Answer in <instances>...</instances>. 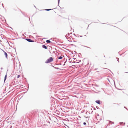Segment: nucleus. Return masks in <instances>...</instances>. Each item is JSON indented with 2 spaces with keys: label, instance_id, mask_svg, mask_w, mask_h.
<instances>
[{
  "label": "nucleus",
  "instance_id": "25",
  "mask_svg": "<svg viewBox=\"0 0 128 128\" xmlns=\"http://www.w3.org/2000/svg\"><path fill=\"white\" fill-rule=\"evenodd\" d=\"M22 13V14H24V13Z\"/></svg>",
  "mask_w": 128,
  "mask_h": 128
},
{
  "label": "nucleus",
  "instance_id": "24",
  "mask_svg": "<svg viewBox=\"0 0 128 128\" xmlns=\"http://www.w3.org/2000/svg\"><path fill=\"white\" fill-rule=\"evenodd\" d=\"M1 16L0 15V18H1L0 17Z\"/></svg>",
  "mask_w": 128,
  "mask_h": 128
},
{
  "label": "nucleus",
  "instance_id": "16",
  "mask_svg": "<svg viewBox=\"0 0 128 128\" xmlns=\"http://www.w3.org/2000/svg\"><path fill=\"white\" fill-rule=\"evenodd\" d=\"M68 36H69L70 35V33H68Z\"/></svg>",
  "mask_w": 128,
  "mask_h": 128
},
{
  "label": "nucleus",
  "instance_id": "29",
  "mask_svg": "<svg viewBox=\"0 0 128 128\" xmlns=\"http://www.w3.org/2000/svg\"><path fill=\"white\" fill-rule=\"evenodd\" d=\"M2 69V68H1V69Z\"/></svg>",
  "mask_w": 128,
  "mask_h": 128
},
{
  "label": "nucleus",
  "instance_id": "1",
  "mask_svg": "<svg viewBox=\"0 0 128 128\" xmlns=\"http://www.w3.org/2000/svg\"><path fill=\"white\" fill-rule=\"evenodd\" d=\"M53 58L52 57L50 58L45 62V63H48L52 62L53 60Z\"/></svg>",
  "mask_w": 128,
  "mask_h": 128
},
{
  "label": "nucleus",
  "instance_id": "4",
  "mask_svg": "<svg viewBox=\"0 0 128 128\" xmlns=\"http://www.w3.org/2000/svg\"><path fill=\"white\" fill-rule=\"evenodd\" d=\"M42 47L43 48H44L45 49H46L47 48L46 46L44 45H43L42 46Z\"/></svg>",
  "mask_w": 128,
  "mask_h": 128
},
{
  "label": "nucleus",
  "instance_id": "3",
  "mask_svg": "<svg viewBox=\"0 0 128 128\" xmlns=\"http://www.w3.org/2000/svg\"><path fill=\"white\" fill-rule=\"evenodd\" d=\"M96 102L97 104H100V100H97L95 101Z\"/></svg>",
  "mask_w": 128,
  "mask_h": 128
},
{
  "label": "nucleus",
  "instance_id": "37",
  "mask_svg": "<svg viewBox=\"0 0 128 128\" xmlns=\"http://www.w3.org/2000/svg\"><path fill=\"white\" fill-rule=\"evenodd\" d=\"M128 72H126V73H128Z\"/></svg>",
  "mask_w": 128,
  "mask_h": 128
},
{
  "label": "nucleus",
  "instance_id": "21",
  "mask_svg": "<svg viewBox=\"0 0 128 128\" xmlns=\"http://www.w3.org/2000/svg\"><path fill=\"white\" fill-rule=\"evenodd\" d=\"M124 108L126 109H127V108L126 107H124Z\"/></svg>",
  "mask_w": 128,
  "mask_h": 128
},
{
  "label": "nucleus",
  "instance_id": "13",
  "mask_svg": "<svg viewBox=\"0 0 128 128\" xmlns=\"http://www.w3.org/2000/svg\"><path fill=\"white\" fill-rule=\"evenodd\" d=\"M20 75H18L17 76V78H19L20 77Z\"/></svg>",
  "mask_w": 128,
  "mask_h": 128
},
{
  "label": "nucleus",
  "instance_id": "6",
  "mask_svg": "<svg viewBox=\"0 0 128 128\" xmlns=\"http://www.w3.org/2000/svg\"><path fill=\"white\" fill-rule=\"evenodd\" d=\"M57 58L59 60H61L62 58V56H58Z\"/></svg>",
  "mask_w": 128,
  "mask_h": 128
},
{
  "label": "nucleus",
  "instance_id": "20",
  "mask_svg": "<svg viewBox=\"0 0 128 128\" xmlns=\"http://www.w3.org/2000/svg\"><path fill=\"white\" fill-rule=\"evenodd\" d=\"M112 122L110 121H109V122L110 123V122Z\"/></svg>",
  "mask_w": 128,
  "mask_h": 128
},
{
  "label": "nucleus",
  "instance_id": "28",
  "mask_svg": "<svg viewBox=\"0 0 128 128\" xmlns=\"http://www.w3.org/2000/svg\"><path fill=\"white\" fill-rule=\"evenodd\" d=\"M94 110H96V109H95V108H94Z\"/></svg>",
  "mask_w": 128,
  "mask_h": 128
},
{
  "label": "nucleus",
  "instance_id": "5",
  "mask_svg": "<svg viewBox=\"0 0 128 128\" xmlns=\"http://www.w3.org/2000/svg\"><path fill=\"white\" fill-rule=\"evenodd\" d=\"M4 54L6 57L7 59H8V54L6 52H4Z\"/></svg>",
  "mask_w": 128,
  "mask_h": 128
},
{
  "label": "nucleus",
  "instance_id": "7",
  "mask_svg": "<svg viewBox=\"0 0 128 128\" xmlns=\"http://www.w3.org/2000/svg\"><path fill=\"white\" fill-rule=\"evenodd\" d=\"M6 78H7V75H6V74L4 77V82H5L6 80Z\"/></svg>",
  "mask_w": 128,
  "mask_h": 128
},
{
  "label": "nucleus",
  "instance_id": "34",
  "mask_svg": "<svg viewBox=\"0 0 128 128\" xmlns=\"http://www.w3.org/2000/svg\"><path fill=\"white\" fill-rule=\"evenodd\" d=\"M97 70V69H95V70Z\"/></svg>",
  "mask_w": 128,
  "mask_h": 128
},
{
  "label": "nucleus",
  "instance_id": "17",
  "mask_svg": "<svg viewBox=\"0 0 128 128\" xmlns=\"http://www.w3.org/2000/svg\"><path fill=\"white\" fill-rule=\"evenodd\" d=\"M96 108L98 109H99V108L98 106H96Z\"/></svg>",
  "mask_w": 128,
  "mask_h": 128
},
{
  "label": "nucleus",
  "instance_id": "36",
  "mask_svg": "<svg viewBox=\"0 0 128 128\" xmlns=\"http://www.w3.org/2000/svg\"><path fill=\"white\" fill-rule=\"evenodd\" d=\"M98 116H99V115L98 114Z\"/></svg>",
  "mask_w": 128,
  "mask_h": 128
},
{
  "label": "nucleus",
  "instance_id": "11",
  "mask_svg": "<svg viewBox=\"0 0 128 128\" xmlns=\"http://www.w3.org/2000/svg\"><path fill=\"white\" fill-rule=\"evenodd\" d=\"M60 2V0H58V5L59 6V4Z\"/></svg>",
  "mask_w": 128,
  "mask_h": 128
},
{
  "label": "nucleus",
  "instance_id": "27",
  "mask_svg": "<svg viewBox=\"0 0 128 128\" xmlns=\"http://www.w3.org/2000/svg\"><path fill=\"white\" fill-rule=\"evenodd\" d=\"M74 60H75V59H76V58H74Z\"/></svg>",
  "mask_w": 128,
  "mask_h": 128
},
{
  "label": "nucleus",
  "instance_id": "23",
  "mask_svg": "<svg viewBox=\"0 0 128 128\" xmlns=\"http://www.w3.org/2000/svg\"><path fill=\"white\" fill-rule=\"evenodd\" d=\"M3 51L4 53V52H5V51L4 50H3Z\"/></svg>",
  "mask_w": 128,
  "mask_h": 128
},
{
  "label": "nucleus",
  "instance_id": "30",
  "mask_svg": "<svg viewBox=\"0 0 128 128\" xmlns=\"http://www.w3.org/2000/svg\"><path fill=\"white\" fill-rule=\"evenodd\" d=\"M97 72H99V71H97Z\"/></svg>",
  "mask_w": 128,
  "mask_h": 128
},
{
  "label": "nucleus",
  "instance_id": "22",
  "mask_svg": "<svg viewBox=\"0 0 128 128\" xmlns=\"http://www.w3.org/2000/svg\"><path fill=\"white\" fill-rule=\"evenodd\" d=\"M112 124H114V122H112Z\"/></svg>",
  "mask_w": 128,
  "mask_h": 128
},
{
  "label": "nucleus",
  "instance_id": "2",
  "mask_svg": "<svg viewBox=\"0 0 128 128\" xmlns=\"http://www.w3.org/2000/svg\"><path fill=\"white\" fill-rule=\"evenodd\" d=\"M26 40L27 41H28V42H34V41L30 39L29 38H27L26 39Z\"/></svg>",
  "mask_w": 128,
  "mask_h": 128
},
{
  "label": "nucleus",
  "instance_id": "32",
  "mask_svg": "<svg viewBox=\"0 0 128 128\" xmlns=\"http://www.w3.org/2000/svg\"><path fill=\"white\" fill-rule=\"evenodd\" d=\"M73 41L74 42H76V41Z\"/></svg>",
  "mask_w": 128,
  "mask_h": 128
},
{
  "label": "nucleus",
  "instance_id": "9",
  "mask_svg": "<svg viewBox=\"0 0 128 128\" xmlns=\"http://www.w3.org/2000/svg\"><path fill=\"white\" fill-rule=\"evenodd\" d=\"M53 10V9H46L45 10L46 11H49L51 10Z\"/></svg>",
  "mask_w": 128,
  "mask_h": 128
},
{
  "label": "nucleus",
  "instance_id": "26",
  "mask_svg": "<svg viewBox=\"0 0 128 128\" xmlns=\"http://www.w3.org/2000/svg\"><path fill=\"white\" fill-rule=\"evenodd\" d=\"M124 125L125 124V123H124Z\"/></svg>",
  "mask_w": 128,
  "mask_h": 128
},
{
  "label": "nucleus",
  "instance_id": "31",
  "mask_svg": "<svg viewBox=\"0 0 128 128\" xmlns=\"http://www.w3.org/2000/svg\"><path fill=\"white\" fill-rule=\"evenodd\" d=\"M74 35H75V34H74Z\"/></svg>",
  "mask_w": 128,
  "mask_h": 128
},
{
  "label": "nucleus",
  "instance_id": "12",
  "mask_svg": "<svg viewBox=\"0 0 128 128\" xmlns=\"http://www.w3.org/2000/svg\"><path fill=\"white\" fill-rule=\"evenodd\" d=\"M71 45L72 46H74L76 47V45H74V44H71Z\"/></svg>",
  "mask_w": 128,
  "mask_h": 128
},
{
  "label": "nucleus",
  "instance_id": "14",
  "mask_svg": "<svg viewBox=\"0 0 128 128\" xmlns=\"http://www.w3.org/2000/svg\"><path fill=\"white\" fill-rule=\"evenodd\" d=\"M83 124L84 125H86V122H84L83 123Z\"/></svg>",
  "mask_w": 128,
  "mask_h": 128
},
{
  "label": "nucleus",
  "instance_id": "35",
  "mask_svg": "<svg viewBox=\"0 0 128 128\" xmlns=\"http://www.w3.org/2000/svg\"><path fill=\"white\" fill-rule=\"evenodd\" d=\"M53 52L54 53V52Z\"/></svg>",
  "mask_w": 128,
  "mask_h": 128
},
{
  "label": "nucleus",
  "instance_id": "15",
  "mask_svg": "<svg viewBox=\"0 0 128 128\" xmlns=\"http://www.w3.org/2000/svg\"><path fill=\"white\" fill-rule=\"evenodd\" d=\"M123 123V122H121L120 123V124H122Z\"/></svg>",
  "mask_w": 128,
  "mask_h": 128
},
{
  "label": "nucleus",
  "instance_id": "10",
  "mask_svg": "<svg viewBox=\"0 0 128 128\" xmlns=\"http://www.w3.org/2000/svg\"><path fill=\"white\" fill-rule=\"evenodd\" d=\"M116 59L117 60L118 62L119 63V60L118 58H116Z\"/></svg>",
  "mask_w": 128,
  "mask_h": 128
},
{
  "label": "nucleus",
  "instance_id": "18",
  "mask_svg": "<svg viewBox=\"0 0 128 128\" xmlns=\"http://www.w3.org/2000/svg\"><path fill=\"white\" fill-rule=\"evenodd\" d=\"M3 4H2V7H3V8H4V6H3Z\"/></svg>",
  "mask_w": 128,
  "mask_h": 128
},
{
  "label": "nucleus",
  "instance_id": "8",
  "mask_svg": "<svg viewBox=\"0 0 128 128\" xmlns=\"http://www.w3.org/2000/svg\"><path fill=\"white\" fill-rule=\"evenodd\" d=\"M46 42L47 43H50L51 41L49 40H46Z\"/></svg>",
  "mask_w": 128,
  "mask_h": 128
},
{
  "label": "nucleus",
  "instance_id": "19",
  "mask_svg": "<svg viewBox=\"0 0 128 128\" xmlns=\"http://www.w3.org/2000/svg\"><path fill=\"white\" fill-rule=\"evenodd\" d=\"M85 47H86V48H90V47H88L86 46H85Z\"/></svg>",
  "mask_w": 128,
  "mask_h": 128
},
{
  "label": "nucleus",
  "instance_id": "33",
  "mask_svg": "<svg viewBox=\"0 0 128 128\" xmlns=\"http://www.w3.org/2000/svg\"><path fill=\"white\" fill-rule=\"evenodd\" d=\"M34 6L36 7L34 5Z\"/></svg>",
  "mask_w": 128,
  "mask_h": 128
}]
</instances>
